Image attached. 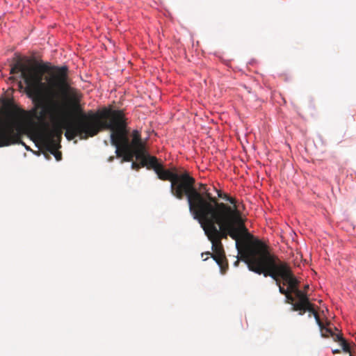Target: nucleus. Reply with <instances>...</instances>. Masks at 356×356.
<instances>
[{
    "instance_id": "f257e3e1",
    "label": "nucleus",
    "mask_w": 356,
    "mask_h": 356,
    "mask_svg": "<svg viewBox=\"0 0 356 356\" xmlns=\"http://www.w3.org/2000/svg\"><path fill=\"white\" fill-rule=\"evenodd\" d=\"M10 73L20 74L26 83V95L37 106H46L47 111L52 113L63 110L60 100L70 88L67 66L40 63L34 67L18 60Z\"/></svg>"
},
{
    "instance_id": "f03ea898",
    "label": "nucleus",
    "mask_w": 356,
    "mask_h": 356,
    "mask_svg": "<svg viewBox=\"0 0 356 356\" xmlns=\"http://www.w3.org/2000/svg\"><path fill=\"white\" fill-rule=\"evenodd\" d=\"M66 95L67 93L60 100L63 105V110L61 112L49 113L47 111L46 106H37L42 108L39 120L44 121L46 115H49L54 122L51 129L47 127L39 135L41 143L48 152L56 150L60 147V142L62 138L63 129L65 130V136L69 140H73L76 137H79L81 140H86L90 137L83 138V132L90 124H96L98 111L95 112L90 110L85 113L79 106H76V117L72 120L67 119V107L63 102Z\"/></svg>"
},
{
    "instance_id": "7ed1b4c3",
    "label": "nucleus",
    "mask_w": 356,
    "mask_h": 356,
    "mask_svg": "<svg viewBox=\"0 0 356 356\" xmlns=\"http://www.w3.org/2000/svg\"><path fill=\"white\" fill-rule=\"evenodd\" d=\"M127 119L122 110H113L104 108L98 110L96 124L92 123L88 127L83 134L84 137H94L103 130H111V143L115 147L118 157L122 156V162L132 161L134 157L140 160L142 152H139L131 146L127 129Z\"/></svg>"
},
{
    "instance_id": "20e7f679",
    "label": "nucleus",
    "mask_w": 356,
    "mask_h": 356,
    "mask_svg": "<svg viewBox=\"0 0 356 356\" xmlns=\"http://www.w3.org/2000/svg\"><path fill=\"white\" fill-rule=\"evenodd\" d=\"M246 261L248 269L264 277L270 276L280 285V279L284 284L288 286L289 293L296 294L298 289L299 282L293 275L290 266L286 262L282 261L277 256L268 252L265 247L260 243L250 247L248 250Z\"/></svg>"
},
{
    "instance_id": "39448f33",
    "label": "nucleus",
    "mask_w": 356,
    "mask_h": 356,
    "mask_svg": "<svg viewBox=\"0 0 356 356\" xmlns=\"http://www.w3.org/2000/svg\"><path fill=\"white\" fill-rule=\"evenodd\" d=\"M218 209L211 211L209 209L206 215L195 218L197 220L208 238H213L221 241L227 239L229 236L235 240L236 234L233 229V218L230 213V206L228 204L220 205Z\"/></svg>"
},
{
    "instance_id": "423d86ee",
    "label": "nucleus",
    "mask_w": 356,
    "mask_h": 356,
    "mask_svg": "<svg viewBox=\"0 0 356 356\" xmlns=\"http://www.w3.org/2000/svg\"><path fill=\"white\" fill-rule=\"evenodd\" d=\"M189 177L193 181L189 188L182 193V199L184 196L187 197L189 211L194 218L206 215L205 213H207L209 209L212 212L218 209L220 205L225 204L219 202L216 197L212 196L206 184H200V191H198L195 188V179L190 175Z\"/></svg>"
},
{
    "instance_id": "0eeeda50",
    "label": "nucleus",
    "mask_w": 356,
    "mask_h": 356,
    "mask_svg": "<svg viewBox=\"0 0 356 356\" xmlns=\"http://www.w3.org/2000/svg\"><path fill=\"white\" fill-rule=\"evenodd\" d=\"M13 120L10 122L0 123V147L14 144L24 143L21 140V130L27 118L26 112L16 106H13Z\"/></svg>"
},
{
    "instance_id": "6e6552de",
    "label": "nucleus",
    "mask_w": 356,
    "mask_h": 356,
    "mask_svg": "<svg viewBox=\"0 0 356 356\" xmlns=\"http://www.w3.org/2000/svg\"><path fill=\"white\" fill-rule=\"evenodd\" d=\"M233 218V229L236 234V247L241 254V259L248 266V263L245 259L248 255V250L250 247L256 245L257 243H261L266 248L268 252H270L268 247L259 240H254L253 236L250 234L244 225L243 220L241 218V213L236 209L230 207V213Z\"/></svg>"
},
{
    "instance_id": "1a4fd4ad",
    "label": "nucleus",
    "mask_w": 356,
    "mask_h": 356,
    "mask_svg": "<svg viewBox=\"0 0 356 356\" xmlns=\"http://www.w3.org/2000/svg\"><path fill=\"white\" fill-rule=\"evenodd\" d=\"M158 178L163 181H170L171 193L179 200H182V193L191 186L193 179L189 177V172L184 169L179 170L175 167L165 169L161 164L156 170Z\"/></svg>"
},
{
    "instance_id": "9d476101",
    "label": "nucleus",
    "mask_w": 356,
    "mask_h": 356,
    "mask_svg": "<svg viewBox=\"0 0 356 356\" xmlns=\"http://www.w3.org/2000/svg\"><path fill=\"white\" fill-rule=\"evenodd\" d=\"M307 307L309 309H307L309 312V317H312L314 316L316 323L319 326V328L321 332V335L323 337H332L334 341L339 342L342 347V349L346 353H350V348L348 342L343 339L342 334L341 333H335L331 327H325L323 322L321 321L318 312L314 309V305L310 302L307 305Z\"/></svg>"
},
{
    "instance_id": "9b49d317",
    "label": "nucleus",
    "mask_w": 356,
    "mask_h": 356,
    "mask_svg": "<svg viewBox=\"0 0 356 356\" xmlns=\"http://www.w3.org/2000/svg\"><path fill=\"white\" fill-rule=\"evenodd\" d=\"M212 244L211 257L216 261L220 268L222 274H225L228 268V264L225 257L223 245L221 241L211 237L208 238Z\"/></svg>"
},
{
    "instance_id": "f8f14e48",
    "label": "nucleus",
    "mask_w": 356,
    "mask_h": 356,
    "mask_svg": "<svg viewBox=\"0 0 356 356\" xmlns=\"http://www.w3.org/2000/svg\"><path fill=\"white\" fill-rule=\"evenodd\" d=\"M139 161H141L142 166L147 167L149 170L152 169L154 172H156V170L161 165L157 158L148 154L146 149L142 152V156Z\"/></svg>"
},
{
    "instance_id": "ddd939ff",
    "label": "nucleus",
    "mask_w": 356,
    "mask_h": 356,
    "mask_svg": "<svg viewBox=\"0 0 356 356\" xmlns=\"http://www.w3.org/2000/svg\"><path fill=\"white\" fill-rule=\"evenodd\" d=\"M132 148L143 152L145 150V146L142 141L140 133L138 130H134L132 132V141L130 143Z\"/></svg>"
},
{
    "instance_id": "4468645a",
    "label": "nucleus",
    "mask_w": 356,
    "mask_h": 356,
    "mask_svg": "<svg viewBox=\"0 0 356 356\" xmlns=\"http://www.w3.org/2000/svg\"><path fill=\"white\" fill-rule=\"evenodd\" d=\"M307 304L295 302L293 304L291 310L298 311L299 312V315H303L307 312V309H309V308L307 307Z\"/></svg>"
},
{
    "instance_id": "2eb2a0df",
    "label": "nucleus",
    "mask_w": 356,
    "mask_h": 356,
    "mask_svg": "<svg viewBox=\"0 0 356 356\" xmlns=\"http://www.w3.org/2000/svg\"><path fill=\"white\" fill-rule=\"evenodd\" d=\"M295 296L298 298L299 301L298 302L307 304L310 302L309 298L307 294L303 291L299 290L295 294Z\"/></svg>"
},
{
    "instance_id": "dca6fc26",
    "label": "nucleus",
    "mask_w": 356,
    "mask_h": 356,
    "mask_svg": "<svg viewBox=\"0 0 356 356\" xmlns=\"http://www.w3.org/2000/svg\"><path fill=\"white\" fill-rule=\"evenodd\" d=\"M49 152L55 156L56 161H59L61 160V159H62V153L58 151V149L54 150V151H51Z\"/></svg>"
},
{
    "instance_id": "f3484780",
    "label": "nucleus",
    "mask_w": 356,
    "mask_h": 356,
    "mask_svg": "<svg viewBox=\"0 0 356 356\" xmlns=\"http://www.w3.org/2000/svg\"><path fill=\"white\" fill-rule=\"evenodd\" d=\"M286 296V302L293 304L295 300L294 297L292 296L291 293H289V291L284 295Z\"/></svg>"
},
{
    "instance_id": "a211bd4d",
    "label": "nucleus",
    "mask_w": 356,
    "mask_h": 356,
    "mask_svg": "<svg viewBox=\"0 0 356 356\" xmlns=\"http://www.w3.org/2000/svg\"><path fill=\"white\" fill-rule=\"evenodd\" d=\"M226 201L229 202L231 204L233 205V207H231V208L236 207L237 209L236 205V200L234 197H230V196L228 195V197L226 199Z\"/></svg>"
},
{
    "instance_id": "6ab92c4d",
    "label": "nucleus",
    "mask_w": 356,
    "mask_h": 356,
    "mask_svg": "<svg viewBox=\"0 0 356 356\" xmlns=\"http://www.w3.org/2000/svg\"><path fill=\"white\" fill-rule=\"evenodd\" d=\"M143 166L141 165V161H140V163H136V162H132V164H131V168L134 169V170H138L140 168H142Z\"/></svg>"
},
{
    "instance_id": "aec40b11",
    "label": "nucleus",
    "mask_w": 356,
    "mask_h": 356,
    "mask_svg": "<svg viewBox=\"0 0 356 356\" xmlns=\"http://www.w3.org/2000/svg\"><path fill=\"white\" fill-rule=\"evenodd\" d=\"M216 192H217L218 197L219 198H222V199L226 200L227 197H228L227 194L223 193L221 192V191H218V190H217Z\"/></svg>"
},
{
    "instance_id": "412c9836",
    "label": "nucleus",
    "mask_w": 356,
    "mask_h": 356,
    "mask_svg": "<svg viewBox=\"0 0 356 356\" xmlns=\"http://www.w3.org/2000/svg\"><path fill=\"white\" fill-rule=\"evenodd\" d=\"M211 253L210 252H205L202 253V258L204 261H206L209 259V257H211Z\"/></svg>"
},
{
    "instance_id": "4be33fe9",
    "label": "nucleus",
    "mask_w": 356,
    "mask_h": 356,
    "mask_svg": "<svg viewBox=\"0 0 356 356\" xmlns=\"http://www.w3.org/2000/svg\"><path fill=\"white\" fill-rule=\"evenodd\" d=\"M277 286H279V291L280 293L285 295L289 291V290L284 289L283 286H281V282L280 283V285Z\"/></svg>"
},
{
    "instance_id": "5701e85b",
    "label": "nucleus",
    "mask_w": 356,
    "mask_h": 356,
    "mask_svg": "<svg viewBox=\"0 0 356 356\" xmlns=\"http://www.w3.org/2000/svg\"><path fill=\"white\" fill-rule=\"evenodd\" d=\"M332 353H333L334 354L339 353H340V350H338V349H337V350H332Z\"/></svg>"
},
{
    "instance_id": "b1692460",
    "label": "nucleus",
    "mask_w": 356,
    "mask_h": 356,
    "mask_svg": "<svg viewBox=\"0 0 356 356\" xmlns=\"http://www.w3.org/2000/svg\"><path fill=\"white\" fill-rule=\"evenodd\" d=\"M238 264H239V260L238 259V260H236V261L234 262V266H237L238 265Z\"/></svg>"
},
{
    "instance_id": "393cba45",
    "label": "nucleus",
    "mask_w": 356,
    "mask_h": 356,
    "mask_svg": "<svg viewBox=\"0 0 356 356\" xmlns=\"http://www.w3.org/2000/svg\"><path fill=\"white\" fill-rule=\"evenodd\" d=\"M114 159V157L113 156H111L109 159H108V161H113V160Z\"/></svg>"
},
{
    "instance_id": "a878e982",
    "label": "nucleus",
    "mask_w": 356,
    "mask_h": 356,
    "mask_svg": "<svg viewBox=\"0 0 356 356\" xmlns=\"http://www.w3.org/2000/svg\"><path fill=\"white\" fill-rule=\"evenodd\" d=\"M309 287L308 285H307L306 286H305V289H307Z\"/></svg>"
},
{
    "instance_id": "bb28decb",
    "label": "nucleus",
    "mask_w": 356,
    "mask_h": 356,
    "mask_svg": "<svg viewBox=\"0 0 356 356\" xmlns=\"http://www.w3.org/2000/svg\"><path fill=\"white\" fill-rule=\"evenodd\" d=\"M350 356H353L351 354H350Z\"/></svg>"
}]
</instances>
